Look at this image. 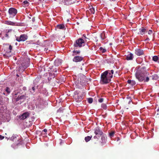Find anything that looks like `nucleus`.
Masks as SVG:
<instances>
[{
  "mask_svg": "<svg viewBox=\"0 0 159 159\" xmlns=\"http://www.w3.org/2000/svg\"><path fill=\"white\" fill-rule=\"evenodd\" d=\"M148 74H147L144 72H141V71H137L135 75L137 79L139 81L142 82L144 80V77L146 76H148Z\"/></svg>",
  "mask_w": 159,
  "mask_h": 159,
  "instance_id": "nucleus-1",
  "label": "nucleus"
},
{
  "mask_svg": "<svg viewBox=\"0 0 159 159\" xmlns=\"http://www.w3.org/2000/svg\"><path fill=\"white\" fill-rule=\"evenodd\" d=\"M107 73L104 72L101 74V81L102 84H107L111 81V79L107 75Z\"/></svg>",
  "mask_w": 159,
  "mask_h": 159,
  "instance_id": "nucleus-2",
  "label": "nucleus"
},
{
  "mask_svg": "<svg viewBox=\"0 0 159 159\" xmlns=\"http://www.w3.org/2000/svg\"><path fill=\"white\" fill-rule=\"evenodd\" d=\"M30 60L27 58L21 62L20 65V69L22 71H24L29 66Z\"/></svg>",
  "mask_w": 159,
  "mask_h": 159,
  "instance_id": "nucleus-3",
  "label": "nucleus"
},
{
  "mask_svg": "<svg viewBox=\"0 0 159 159\" xmlns=\"http://www.w3.org/2000/svg\"><path fill=\"white\" fill-rule=\"evenodd\" d=\"M85 45V42L83 39L79 38L76 40L74 44V46L76 48L78 47L80 48Z\"/></svg>",
  "mask_w": 159,
  "mask_h": 159,
  "instance_id": "nucleus-4",
  "label": "nucleus"
},
{
  "mask_svg": "<svg viewBox=\"0 0 159 159\" xmlns=\"http://www.w3.org/2000/svg\"><path fill=\"white\" fill-rule=\"evenodd\" d=\"M94 133L96 135L93 138L95 139H98V137L104 134L100 128L98 127H96L94 129Z\"/></svg>",
  "mask_w": 159,
  "mask_h": 159,
  "instance_id": "nucleus-5",
  "label": "nucleus"
},
{
  "mask_svg": "<svg viewBox=\"0 0 159 159\" xmlns=\"http://www.w3.org/2000/svg\"><path fill=\"white\" fill-rule=\"evenodd\" d=\"M25 99V96L24 95H18L17 97L16 96H15L14 98V100L16 102L20 101V102H18V103L21 104Z\"/></svg>",
  "mask_w": 159,
  "mask_h": 159,
  "instance_id": "nucleus-6",
  "label": "nucleus"
},
{
  "mask_svg": "<svg viewBox=\"0 0 159 159\" xmlns=\"http://www.w3.org/2000/svg\"><path fill=\"white\" fill-rule=\"evenodd\" d=\"M8 13L10 17H14L17 13V10L13 8H10L9 9Z\"/></svg>",
  "mask_w": 159,
  "mask_h": 159,
  "instance_id": "nucleus-7",
  "label": "nucleus"
},
{
  "mask_svg": "<svg viewBox=\"0 0 159 159\" xmlns=\"http://www.w3.org/2000/svg\"><path fill=\"white\" fill-rule=\"evenodd\" d=\"M99 137H101L100 141V143L101 145H102L104 144L106 142V135L104 133L102 135H101Z\"/></svg>",
  "mask_w": 159,
  "mask_h": 159,
  "instance_id": "nucleus-8",
  "label": "nucleus"
},
{
  "mask_svg": "<svg viewBox=\"0 0 159 159\" xmlns=\"http://www.w3.org/2000/svg\"><path fill=\"white\" fill-rule=\"evenodd\" d=\"M30 115V113L28 112H25L23 113L22 115H21L19 116V119L21 120H25L29 117Z\"/></svg>",
  "mask_w": 159,
  "mask_h": 159,
  "instance_id": "nucleus-9",
  "label": "nucleus"
},
{
  "mask_svg": "<svg viewBox=\"0 0 159 159\" xmlns=\"http://www.w3.org/2000/svg\"><path fill=\"white\" fill-rule=\"evenodd\" d=\"M141 66L142 67L140 69H139L137 71H141V72H144L149 75V73L147 71L146 66H145L144 64H142Z\"/></svg>",
  "mask_w": 159,
  "mask_h": 159,
  "instance_id": "nucleus-10",
  "label": "nucleus"
},
{
  "mask_svg": "<svg viewBox=\"0 0 159 159\" xmlns=\"http://www.w3.org/2000/svg\"><path fill=\"white\" fill-rule=\"evenodd\" d=\"M27 39V36L26 35L23 34L21 35L20 36L19 38H17L16 39V40L18 42L21 41H25Z\"/></svg>",
  "mask_w": 159,
  "mask_h": 159,
  "instance_id": "nucleus-11",
  "label": "nucleus"
},
{
  "mask_svg": "<svg viewBox=\"0 0 159 159\" xmlns=\"http://www.w3.org/2000/svg\"><path fill=\"white\" fill-rule=\"evenodd\" d=\"M75 101L78 102H81L83 99L82 97L80 95L79 93H77V95H76V93H77L76 92H75Z\"/></svg>",
  "mask_w": 159,
  "mask_h": 159,
  "instance_id": "nucleus-12",
  "label": "nucleus"
},
{
  "mask_svg": "<svg viewBox=\"0 0 159 159\" xmlns=\"http://www.w3.org/2000/svg\"><path fill=\"white\" fill-rule=\"evenodd\" d=\"M107 72V75L111 79L113 77V74H114V71L113 70H108L104 72Z\"/></svg>",
  "mask_w": 159,
  "mask_h": 159,
  "instance_id": "nucleus-13",
  "label": "nucleus"
},
{
  "mask_svg": "<svg viewBox=\"0 0 159 159\" xmlns=\"http://www.w3.org/2000/svg\"><path fill=\"white\" fill-rule=\"evenodd\" d=\"M76 0H64L63 3L66 5H69L74 3Z\"/></svg>",
  "mask_w": 159,
  "mask_h": 159,
  "instance_id": "nucleus-14",
  "label": "nucleus"
},
{
  "mask_svg": "<svg viewBox=\"0 0 159 159\" xmlns=\"http://www.w3.org/2000/svg\"><path fill=\"white\" fill-rule=\"evenodd\" d=\"M135 54L138 56H140L143 54V50L140 49H136L135 50Z\"/></svg>",
  "mask_w": 159,
  "mask_h": 159,
  "instance_id": "nucleus-15",
  "label": "nucleus"
},
{
  "mask_svg": "<svg viewBox=\"0 0 159 159\" xmlns=\"http://www.w3.org/2000/svg\"><path fill=\"white\" fill-rule=\"evenodd\" d=\"M83 58L79 56H75L73 59V61L74 62H78L80 61L83 60Z\"/></svg>",
  "mask_w": 159,
  "mask_h": 159,
  "instance_id": "nucleus-16",
  "label": "nucleus"
},
{
  "mask_svg": "<svg viewBox=\"0 0 159 159\" xmlns=\"http://www.w3.org/2000/svg\"><path fill=\"white\" fill-rule=\"evenodd\" d=\"M11 89L8 87H7L5 89V91L3 93V94L6 96H7L11 92Z\"/></svg>",
  "mask_w": 159,
  "mask_h": 159,
  "instance_id": "nucleus-17",
  "label": "nucleus"
},
{
  "mask_svg": "<svg viewBox=\"0 0 159 159\" xmlns=\"http://www.w3.org/2000/svg\"><path fill=\"white\" fill-rule=\"evenodd\" d=\"M147 32L146 29L143 27H142L139 29V34L143 35Z\"/></svg>",
  "mask_w": 159,
  "mask_h": 159,
  "instance_id": "nucleus-18",
  "label": "nucleus"
},
{
  "mask_svg": "<svg viewBox=\"0 0 159 159\" xmlns=\"http://www.w3.org/2000/svg\"><path fill=\"white\" fill-rule=\"evenodd\" d=\"M18 137L17 135H13L11 138V140L14 142H16V140L18 141V139H17V137Z\"/></svg>",
  "mask_w": 159,
  "mask_h": 159,
  "instance_id": "nucleus-19",
  "label": "nucleus"
},
{
  "mask_svg": "<svg viewBox=\"0 0 159 159\" xmlns=\"http://www.w3.org/2000/svg\"><path fill=\"white\" fill-rule=\"evenodd\" d=\"M133 58V55L132 53H130L126 57V59L127 60H132Z\"/></svg>",
  "mask_w": 159,
  "mask_h": 159,
  "instance_id": "nucleus-20",
  "label": "nucleus"
},
{
  "mask_svg": "<svg viewBox=\"0 0 159 159\" xmlns=\"http://www.w3.org/2000/svg\"><path fill=\"white\" fill-rule=\"evenodd\" d=\"M96 9L97 10L96 7L95 6H94L93 8H89V11L90 14H94Z\"/></svg>",
  "mask_w": 159,
  "mask_h": 159,
  "instance_id": "nucleus-21",
  "label": "nucleus"
},
{
  "mask_svg": "<svg viewBox=\"0 0 159 159\" xmlns=\"http://www.w3.org/2000/svg\"><path fill=\"white\" fill-rule=\"evenodd\" d=\"M128 83L131 86H133L136 84V82L135 81L129 80L127 81Z\"/></svg>",
  "mask_w": 159,
  "mask_h": 159,
  "instance_id": "nucleus-22",
  "label": "nucleus"
},
{
  "mask_svg": "<svg viewBox=\"0 0 159 159\" xmlns=\"http://www.w3.org/2000/svg\"><path fill=\"white\" fill-rule=\"evenodd\" d=\"M86 78L85 76L84 75H82L80 77V83H84L85 82Z\"/></svg>",
  "mask_w": 159,
  "mask_h": 159,
  "instance_id": "nucleus-23",
  "label": "nucleus"
},
{
  "mask_svg": "<svg viewBox=\"0 0 159 159\" xmlns=\"http://www.w3.org/2000/svg\"><path fill=\"white\" fill-rule=\"evenodd\" d=\"M100 37L102 40H103L106 38L104 32H103L100 34Z\"/></svg>",
  "mask_w": 159,
  "mask_h": 159,
  "instance_id": "nucleus-24",
  "label": "nucleus"
},
{
  "mask_svg": "<svg viewBox=\"0 0 159 159\" xmlns=\"http://www.w3.org/2000/svg\"><path fill=\"white\" fill-rule=\"evenodd\" d=\"M65 26L63 25L60 24L57 26V28L58 29H62L64 28Z\"/></svg>",
  "mask_w": 159,
  "mask_h": 159,
  "instance_id": "nucleus-25",
  "label": "nucleus"
},
{
  "mask_svg": "<svg viewBox=\"0 0 159 159\" xmlns=\"http://www.w3.org/2000/svg\"><path fill=\"white\" fill-rule=\"evenodd\" d=\"M152 77V80H157L158 78V76L156 74H154L153 75H152L151 76Z\"/></svg>",
  "mask_w": 159,
  "mask_h": 159,
  "instance_id": "nucleus-26",
  "label": "nucleus"
},
{
  "mask_svg": "<svg viewBox=\"0 0 159 159\" xmlns=\"http://www.w3.org/2000/svg\"><path fill=\"white\" fill-rule=\"evenodd\" d=\"M23 5L24 7H26L29 5V2L27 1H25L23 3Z\"/></svg>",
  "mask_w": 159,
  "mask_h": 159,
  "instance_id": "nucleus-27",
  "label": "nucleus"
},
{
  "mask_svg": "<svg viewBox=\"0 0 159 159\" xmlns=\"http://www.w3.org/2000/svg\"><path fill=\"white\" fill-rule=\"evenodd\" d=\"M92 137V136H88L85 138V140L86 142H88L89 140H90L91 139V138Z\"/></svg>",
  "mask_w": 159,
  "mask_h": 159,
  "instance_id": "nucleus-28",
  "label": "nucleus"
},
{
  "mask_svg": "<svg viewBox=\"0 0 159 159\" xmlns=\"http://www.w3.org/2000/svg\"><path fill=\"white\" fill-rule=\"evenodd\" d=\"M80 52V51H75L74 50L73 51V53L74 54H73L72 56H74L75 55H77L79 54Z\"/></svg>",
  "mask_w": 159,
  "mask_h": 159,
  "instance_id": "nucleus-29",
  "label": "nucleus"
},
{
  "mask_svg": "<svg viewBox=\"0 0 159 159\" xmlns=\"http://www.w3.org/2000/svg\"><path fill=\"white\" fill-rule=\"evenodd\" d=\"M7 24L9 25H15L16 23L13 22L11 21H7Z\"/></svg>",
  "mask_w": 159,
  "mask_h": 159,
  "instance_id": "nucleus-30",
  "label": "nucleus"
},
{
  "mask_svg": "<svg viewBox=\"0 0 159 159\" xmlns=\"http://www.w3.org/2000/svg\"><path fill=\"white\" fill-rule=\"evenodd\" d=\"M88 101L89 103H91L93 102V99L92 98H89L88 99Z\"/></svg>",
  "mask_w": 159,
  "mask_h": 159,
  "instance_id": "nucleus-31",
  "label": "nucleus"
},
{
  "mask_svg": "<svg viewBox=\"0 0 159 159\" xmlns=\"http://www.w3.org/2000/svg\"><path fill=\"white\" fill-rule=\"evenodd\" d=\"M104 109H106L107 108V105L105 104H102L101 106Z\"/></svg>",
  "mask_w": 159,
  "mask_h": 159,
  "instance_id": "nucleus-32",
  "label": "nucleus"
},
{
  "mask_svg": "<svg viewBox=\"0 0 159 159\" xmlns=\"http://www.w3.org/2000/svg\"><path fill=\"white\" fill-rule=\"evenodd\" d=\"M100 51H101L102 52L104 53L105 52H106L107 51L106 49H105L104 48H103L102 47H100Z\"/></svg>",
  "mask_w": 159,
  "mask_h": 159,
  "instance_id": "nucleus-33",
  "label": "nucleus"
},
{
  "mask_svg": "<svg viewBox=\"0 0 159 159\" xmlns=\"http://www.w3.org/2000/svg\"><path fill=\"white\" fill-rule=\"evenodd\" d=\"M115 132L113 131H112L109 133V135L111 137H112L114 136Z\"/></svg>",
  "mask_w": 159,
  "mask_h": 159,
  "instance_id": "nucleus-34",
  "label": "nucleus"
},
{
  "mask_svg": "<svg viewBox=\"0 0 159 159\" xmlns=\"http://www.w3.org/2000/svg\"><path fill=\"white\" fill-rule=\"evenodd\" d=\"M149 80V78L148 77H147L146 79L144 80V82H148Z\"/></svg>",
  "mask_w": 159,
  "mask_h": 159,
  "instance_id": "nucleus-35",
  "label": "nucleus"
},
{
  "mask_svg": "<svg viewBox=\"0 0 159 159\" xmlns=\"http://www.w3.org/2000/svg\"><path fill=\"white\" fill-rule=\"evenodd\" d=\"M103 100H104L103 98H100L99 99L98 101L100 102H103Z\"/></svg>",
  "mask_w": 159,
  "mask_h": 159,
  "instance_id": "nucleus-36",
  "label": "nucleus"
},
{
  "mask_svg": "<svg viewBox=\"0 0 159 159\" xmlns=\"http://www.w3.org/2000/svg\"><path fill=\"white\" fill-rule=\"evenodd\" d=\"M152 30H149V31H148V34L149 35L151 34H152Z\"/></svg>",
  "mask_w": 159,
  "mask_h": 159,
  "instance_id": "nucleus-37",
  "label": "nucleus"
},
{
  "mask_svg": "<svg viewBox=\"0 0 159 159\" xmlns=\"http://www.w3.org/2000/svg\"><path fill=\"white\" fill-rule=\"evenodd\" d=\"M12 46L11 45H10L9 46V49L10 50V52H11V50L12 49Z\"/></svg>",
  "mask_w": 159,
  "mask_h": 159,
  "instance_id": "nucleus-38",
  "label": "nucleus"
},
{
  "mask_svg": "<svg viewBox=\"0 0 159 159\" xmlns=\"http://www.w3.org/2000/svg\"><path fill=\"white\" fill-rule=\"evenodd\" d=\"M32 89L33 91V93H34V92H35V87H33L32 88Z\"/></svg>",
  "mask_w": 159,
  "mask_h": 159,
  "instance_id": "nucleus-39",
  "label": "nucleus"
},
{
  "mask_svg": "<svg viewBox=\"0 0 159 159\" xmlns=\"http://www.w3.org/2000/svg\"><path fill=\"white\" fill-rule=\"evenodd\" d=\"M4 137L2 136L1 135H0V140H2L4 138Z\"/></svg>",
  "mask_w": 159,
  "mask_h": 159,
  "instance_id": "nucleus-40",
  "label": "nucleus"
},
{
  "mask_svg": "<svg viewBox=\"0 0 159 159\" xmlns=\"http://www.w3.org/2000/svg\"><path fill=\"white\" fill-rule=\"evenodd\" d=\"M9 31H10L8 30V33H7V34H6V37H8V33L9 32Z\"/></svg>",
  "mask_w": 159,
  "mask_h": 159,
  "instance_id": "nucleus-41",
  "label": "nucleus"
},
{
  "mask_svg": "<svg viewBox=\"0 0 159 159\" xmlns=\"http://www.w3.org/2000/svg\"><path fill=\"white\" fill-rule=\"evenodd\" d=\"M57 70L56 69H55L54 70H53V72H57Z\"/></svg>",
  "mask_w": 159,
  "mask_h": 159,
  "instance_id": "nucleus-42",
  "label": "nucleus"
},
{
  "mask_svg": "<svg viewBox=\"0 0 159 159\" xmlns=\"http://www.w3.org/2000/svg\"><path fill=\"white\" fill-rule=\"evenodd\" d=\"M43 131L45 132H46L47 131V130L46 129H44L43 130Z\"/></svg>",
  "mask_w": 159,
  "mask_h": 159,
  "instance_id": "nucleus-43",
  "label": "nucleus"
},
{
  "mask_svg": "<svg viewBox=\"0 0 159 159\" xmlns=\"http://www.w3.org/2000/svg\"><path fill=\"white\" fill-rule=\"evenodd\" d=\"M94 7H93L91 5V6H89V8H93Z\"/></svg>",
  "mask_w": 159,
  "mask_h": 159,
  "instance_id": "nucleus-44",
  "label": "nucleus"
},
{
  "mask_svg": "<svg viewBox=\"0 0 159 159\" xmlns=\"http://www.w3.org/2000/svg\"><path fill=\"white\" fill-rule=\"evenodd\" d=\"M16 76H17V77H19V75L18 74H17V75H16Z\"/></svg>",
  "mask_w": 159,
  "mask_h": 159,
  "instance_id": "nucleus-45",
  "label": "nucleus"
},
{
  "mask_svg": "<svg viewBox=\"0 0 159 159\" xmlns=\"http://www.w3.org/2000/svg\"><path fill=\"white\" fill-rule=\"evenodd\" d=\"M149 39V38H147V39H146V40H148Z\"/></svg>",
  "mask_w": 159,
  "mask_h": 159,
  "instance_id": "nucleus-46",
  "label": "nucleus"
},
{
  "mask_svg": "<svg viewBox=\"0 0 159 159\" xmlns=\"http://www.w3.org/2000/svg\"><path fill=\"white\" fill-rule=\"evenodd\" d=\"M17 94H18V93H17V94H15L16 95Z\"/></svg>",
  "mask_w": 159,
  "mask_h": 159,
  "instance_id": "nucleus-47",
  "label": "nucleus"
},
{
  "mask_svg": "<svg viewBox=\"0 0 159 159\" xmlns=\"http://www.w3.org/2000/svg\"><path fill=\"white\" fill-rule=\"evenodd\" d=\"M55 75H54V77H53V78L54 77H55Z\"/></svg>",
  "mask_w": 159,
  "mask_h": 159,
  "instance_id": "nucleus-48",
  "label": "nucleus"
},
{
  "mask_svg": "<svg viewBox=\"0 0 159 159\" xmlns=\"http://www.w3.org/2000/svg\"><path fill=\"white\" fill-rule=\"evenodd\" d=\"M67 21H69V20H67Z\"/></svg>",
  "mask_w": 159,
  "mask_h": 159,
  "instance_id": "nucleus-49",
  "label": "nucleus"
},
{
  "mask_svg": "<svg viewBox=\"0 0 159 159\" xmlns=\"http://www.w3.org/2000/svg\"><path fill=\"white\" fill-rule=\"evenodd\" d=\"M157 110H158V111H159V109H158Z\"/></svg>",
  "mask_w": 159,
  "mask_h": 159,
  "instance_id": "nucleus-50",
  "label": "nucleus"
},
{
  "mask_svg": "<svg viewBox=\"0 0 159 159\" xmlns=\"http://www.w3.org/2000/svg\"><path fill=\"white\" fill-rule=\"evenodd\" d=\"M77 23L78 24H79V23H78V22H77Z\"/></svg>",
  "mask_w": 159,
  "mask_h": 159,
  "instance_id": "nucleus-51",
  "label": "nucleus"
},
{
  "mask_svg": "<svg viewBox=\"0 0 159 159\" xmlns=\"http://www.w3.org/2000/svg\"><path fill=\"white\" fill-rule=\"evenodd\" d=\"M112 1H115V0H112Z\"/></svg>",
  "mask_w": 159,
  "mask_h": 159,
  "instance_id": "nucleus-52",
  "label": "nucleus"
}]
</instances>
